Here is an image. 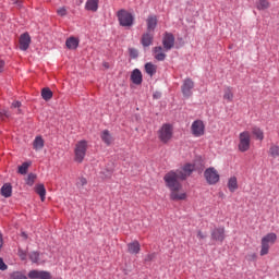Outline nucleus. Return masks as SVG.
<instances>
[{
    "label": "nucleus",
    "instance_id": "nucleus-25",
    "mask_svg": "<svg viewBox=\"0 0 279 279\" xmlns=\"http://www.w3.org/2000/svg\"><path fill=\"white\" fill-rule=\"evenodd\" d=\"M223 99L228 101V104H232L234 100V93L232 92V87L225 88Z\"/></svg>",
    "mask_w": 279,
    "mask_h": 279
},
{
    "label": "nucleus",
    "instance_id": "nucleus-48",
    "mask_svg": "<svg viewBox=\"0 0 279 279\" xmlns=\"http://www.w3.org/2000/svg\"><path fill=\"white\" fill-rule=\"evenodd\" d=\"M3 247V234L0 233V250Z\"/></svg>",
    "mask_w": 279,
    "mask_h": 279
},
{
    "label": "nucleus",
    "instance_id": "nucleus-40",
    "mask_svg": "<svg viewBox=\"0 0 279 279\" xmlns=\"http://www.w3.org/2000/svg\"><path fill=\"white\" fill-rule=\"evenodd\" d=\"M17 254L21 258V260H25L27 258V253L23 251L22 248H19Z\"/></svg>",
    "mask_w": 279,
    "mask_h": 279
},
{
    "label": "nucleus",
    "instance_id": "nucleus-5",
    "mask_svg": "<svg viewBox=\"0 0 279 279\" xmlns=\"http://www.w3.org/2000/svg\"><path fill=\"white\" fill-rule=\"evenodd\" d=\"M278 235L276 233H268L262 239L260 256H267L269 254V247L276 243Z\"/></svg>",
    "mask_w": 279,
    "mask_h": 279
},
{
    "label": "nucleus",
    "instance_id": "nucleus-49",
    "mask_svg": "<svg viewBox=\"0 0 279 279\" xmlns=\"http://www.w3.org/2000/svg\"><path fill=\"white\" fill-rule=\"evenodd\" d=\"M21 236L24 241H27V233H25L24 231L21 233Z\"/></svg>",
    "mask_w": 279,
    "mask_h": 279
},
{
    "label": "nucleus",
    "instance_id": "nucleus-28",
    "mask_svg": "<svg viewBox=\"0 0 279 279\" xmlns=\"http://www.w3.org/2000/svg\"><path fill=\"white\" fill-rule=\"evenodd\" d=\"M1 195L3 197H12V185H10L9 183H5L2 187H1Z\"/></svg>",
    "mask_w": 279,
    "mask_h": 279
},
{
    "label": "nucleus",
    "instance_id": "nucleus-32",
    "mask_svg": "<svg viewBox=\"0 0 279 279\" xmlns=\"http://www.w3.org/2000/svg\"><path fill=\"white\" fill-rule=\"evenodd\" d=\"M41 97L43 99H45V101H49V99L53 97V92H51V89L46 87L41 90Z\"/></svg>",
    "mask_w": 279,
    "mask_h": 279
},
{
    "label": "nucleus",
    "instance_id": "nucleus-15",
    "mask_svg": "<svg viewBox=\"0 0 279 279\" xmlns=\"http://www.w3.org/2000/svg\"><path fill=\"white\" fill-rule=\"evenodd\" d=\"M146 27L147 32H154L156 27H158V16L148 15V17L146 19Z\"/></svg>",
    "mask_w": 279,
    "mask_h": 279
},
{
    "label": "nucleus",
    "instance_id": "nucleus-23",
    "mask_svg": "<svg viewBox=\"0 0 279 279\" xmlns=\"http://www.w3.org/2000/svg\"><path fill=\"white\" fill-rule=\"evenodd\" d=\"M145 71L149 77H154L156 75V71H158V66L151 62L145 64Z\"/></svg>",
    "mask_w": 279,
    "mask_h": 279
},
{
    "label": "nucleus",
    "instance_id": "nucleus-17",
    "mask_svg": "<svg viewBox=\"0 0 279 279\" xmlns=\"http://www.w3.org/2000/svg\"><path fill=\"white\" fill-rule=\"evenodd\" d=\"M154 58L155 60H158V62L165 61V58H167V54L162 52V46H157L154 48Z\"/></svg>",
    "mask_w": 279,
    "mask_h": 279
},
{
    "label": "nucleus",
    "instance_id": "nucleus-42",
    "mask_svg": "<svg viewBox=\"0 0 279 279\" xmlns=\"http://www.w3.org/2000/svg\"><path fill=\"white\" fill-rule=\"evenodd\" d=\"M8 269V265H5V262H3V258L0 257V270L5 271Z\"/></svg>",
    "mask_w": 279,
    "mask_h": 279
},
{
    "label": "nucleus",
    "instance_id": "nucleus-9",
    "mask_svg": "<svg viewBox=\"0 0 279 279\" xmlns=\"http://www.w3.org/2000/svg\"><path fill=\"white\" fill-rule=\"evenodd\" d=\"M191 132L193 136H195L196 138H199V136H204L206 132V125H204V121L202 120L194 121L191 125Z\"/></svg>",
    "mask_w": 279,
    "mask_h": 279
},
{
    "label": "nucleus",
    "instance_id": "nucleus-10",
    "mask_svg": "<svg viewBox=\"0 0 279 279\" xmlns=\"http://www.w3.org/2000/svg\"><path fill=\"white\" fill-rule=\"evenodd\" d=\"M193 88H195V82L192 78H185L181 86L183 97H191L193 95Z\"/></svg>",
    "mask_w": 279,
    "mask_h": 279
},
{
    "label": "nucleus",
    "instance_id": "nucleus-8",
    "mask_svg": "<svg viewBox=\"0 0 279 279\" xmlns=\"http://www.w3.org/2000/svg\"><path fill=\"white\" fill-rule=\"evenodd\" d=\"M204 178L207 184H217L219 182V172L214 167L207 168L204 172Z\"/></svg>",
    "mask_w": 279,
    "mask_h": 279
},
{
    "label": "nucleus",
    "instance_id": "nucleus-1",
    "mask_svg": "<svg viewBox=\"0 0 279 279\" xmlns=\"http://www.w3.org/2000/svg\"><path fill=\"white\" fill-rule=\"evenodd\" d=\"M163 180H165L166 186L170 191V199H172V202H182L186 199V192L182 190V183L175 180V174L167 173L163 177Z\"/></svg>",
    "mask_w": 279,
    "mask_h": 279
},
{
    "label": "nucleus",
    "instance_id": "nucleus-20",
    "mask_svg": "<svg viewBox=\"0 0 279 279\" xmlns=\"http://www.w3.org/2000/svg\"><path fill=\"white\" fill-rule=\"evenodd\" d=\"M129 254H140L141 252V243L138 241H133L128 244Z\"/></svg>",
    "mask_w": 279,
    "mask_h": 279
},
{
    "label": "nucleus",
    "instance_id": "nucleus-51",
    "mask_svg": "<svg viewBox=\"0 0 279 279\" xmlns=\"http://www.w3.org/2000/svg\"><path fill=\"white\" fill-rule=\"evenodd\" d=\"M104 66H106V69H108V63H104Z\"/></svg>",
    "mask_w": 279,
    "mask_h": 279
},
{
    "label": "nucleus",
    "instance_id": "nucleus-12",
    "mask_svg": "<svg viewBox=\"0 0 279 279\" xmlns=\"http://www.w3.org/2000/svg\"><path fill=\"white\" fill-rule=\"evenodd\" d=\"M211 240L218 241L219 243H223L226 241V228L218 227L211 231Z\"/></svg>",
    "mask_w": 279,
    "mask_h": 279
},
{
    "label": "nucleus",
    "instance_id": "nucleus-35",
    "mask_svg": "<svg viewBox=\"0 0 279 279\" xmlns=\"http://www.w3.org/2000/svg\"><path fill=\"white\" fill-rule=\"evenodd\" d=\"M34 182H36V174L29 173L26 178V184L28 186H34Z\"/></svg>",
    "mask_w": 279,
    "mask_h": 279
},
{
    "label": "nucleus",
    "instance_id": "nucleus-30",
    "mask_svg": "<svg viewBox=\"0 0 279 279\" xmlns=\"http://www.w3.org/2000/svg\"><path fill=\"white\" fill-rule=\"evenodd\" d=\"M34 149H43L45 147V140L41 136H37L33 143Z\"/></svg>",
    "mask_w": 279,
    "mask_h": 279
},
{
    "label": "nucleus",
    "instance_id": "nucleus-3",
    "mask_svg": "<svg viewBox=\"0 0 279 279\" xmlns=\"http://www.w3.org/2000/svg\"><path fill=\"white\" fill-rule=\"evenodd\" d=\"M88 150V142L82 140L75 144L74 148V162L82 163L86 158V151Z\"/></svg>",
    "mask_w": 279,
    "mask_h": 279
},
{
    "label": "nucleus",
    "instance_id": "nucleus-2",
    "mask_svg": "<svg viewBox=\"0 0 279 279\" xmlns=\"http://www.w3.org/2000/svg\"><path fill=\"white\" fill-rule=\"evenodd\" d=\"M252 147V134L250 131H243L239 134V143H238V149L242 154H245V151H250Z\"/></svg>",
    "mask_w": 279,
    "mask_h": 279
},
{
    "label": "nucleus",
    "instance_id": "nucleus-52",
    "mask_svg": "<svg viewBox=\"0 0 279 279\" xmlns=\"http://www.w3.org/2000/svg\"><path fill=\"white\" fill-rule=\"evenodd\" d=\"M80 3H84V0H80Z\"/></svg>",
    "mask_w": 279,
    "mask_h": 279
},
{
    "label": "nucleus",
    "instance_id": "nucleus-4",
    "mask_svg": "<svg viewBox=\"0 0 279 279\" xmlns=\"http://www.w3.org/2000/svg\"><path fill=\"white\" fill-rule=\"evenodd\" d=\"M195 171V165L185 163L181 169L177 171H170L168 173H172L174 175V180L180 182V180H186Z\"/></svg>",
    "mask_w": 279,
    "mask_h": 279
},
{
    "label": "nucleus",
    "instance_id": "nucleus-46",
    "mask_svg": "<svg viewBox=\"0 0 279 279\" xmlns=\"http://www.w3.org/2000/svg\"><path fill=\"white\" fill-rule=\"evenodd\" d=\"M11 107H13V108H21V101H19V100L13 101Z\"/></svg>",
    "mask_w": 279,
    "mask_h": 279
},
{
    "label": "nucleus",
    "instance_id": "nucleus-44",
    "mask_svg": "<svg viewBox=\"0 0 279 279\" xmlns=\"http://www.w3.org/2000/svg\"><path fill=\"white\" fill-rule=\"evenodd\" d=\"M4 68H5V61L0 59V73H3Z\"/></svg>",
    "mask_w": 279,
    "mask_h": 279
},
{
    "label": "nucleus",
    "instance_id": "nucleus-34",
    "mask_svg": "<svg viewBox=\"0 0 279 279\" xmlns=\"http://www.w3.org/2000/svg\"><path fill=\"white\" fill-rule=\"evenodd\" d=\"M29 162H24L19 167V173H21V175H25V173H27V170L29 169Z\"/></svg>",
    "mask_w": 279,
    "mask_h": 279
},
{
    "label": "nucleus",
    "instance_id": "nucleus-19",
    "mask_svg": "<svg viewBox=\"0 0 279 279\" xmlns=\"http://www.w3.org/2000/svg\"><path fill=\"white\" fill-rule=\"evenodd\" d=\"M85 10L89 12H97L99 10V0H87L85 3Z\"/></svg>",
    "mask_w": 279,
    "mask_h": 279
},
{
    "label": "nucleus",
    "instance_id": "nucleus-18",
    "mask_svg": "<svg viewBox=\"0 0 279 279\" xmlns=\"http://www.w3.org/2000/svg\"><path fill=\"white\" fill-rule=\"evenodd\" d=\"M154 43V35L151 32L147 31V33H144L142 36V45L143 47H149Z\"/></svg>",
    "mask_w": 279,
    "mask_h": 279
},
{
    "label": "nucleus",
    "instance_id": "nucleus-11",
    "mask_svg": "<svg viewBox=\"0 0 279 279\" xmlns=\"http://www.w3.org/2000/svg\"><path fill=\"white\" fill-rule=\"evenodd\" d=\"M162 45L163 49L166 51H171L175 45V37L171 33H165L163 38H162Z\"/></svg>",
    "mask_w": 279,
    "mask_h": 279
},
{
    "label": "nucleus",
    "instance_id": "nucleus-24",
    "mask_svg": "<svg viewBox=\"0 0 279 279\" xmlns=\"http://www.w3.org/2000/svg\"><path fill=\"white\" fill-rule=\"evenodd\" d=\"M65 46L72 50L76 49L77 47H80V39L75 37H70L65 40Z\"/></svg>",
    "mask_w": 279,
    "mask_h": 279
},
{
    "label": "nucleus",
    "instance_id": "nucleus-45",
    "mask_svg": "<svg viewBox=\"0 0 279 279\" xmlns=\"http://www.w3.org/2000/svg\"><path fill=\"white\" fill-rule=\"evenodd\" d=\"M153 97L154 99H160V97H162V94L160 92H155Z\"/></svg>",
    "mask_w": 279,
    "mask_h": 279
},
{
    "label": "nucleus",
    "instance_id": "nucleus-39",
    "mask_svg": "<svg viewBox=\"0 0 279 279\" xmlns=\"http://www.w3.org/2000/svg\"><path fill=\"white\" fill-rule=\"evenodd\" d=\"M57 14H58V16H66V14H68L66 7H62V8L58 9Z\"/></svg>",
    "mask_w": 279,
    "mask_h": 279
},
{
    "label": "nucleus",
    "instance_id": "nucleus-36",
    "mask_svg": "<svg viewBox=\"0 0 279 279\" xmlns=\"http://www.w3.org/2000/svg\"><path fill=\"white\" fill-rule=\"evenodd\" d=\"M257 258H258V255H256V253H248L245 256V260H247L248 263H254L256 262Z\"/></svg>",
    "mask_w": 279,
    "mask_h": 279
},
{
    "label": "nucleus",
    "instance_id": "nucleus-29",
    "mask_svg": "<svg viewBox=\"0 0 279 279\" xmlns=\"http://www.w3.org/2000/svg\"><path fill=\"white\" fill-rule=\"evenodd\" d=\"M252 134L255 136V138H257V141H263L265 138V133L263 130H260V128H253Z\"/></svg>",
    "mask_w": 279,
    "mask_h": 279
},
{
    "label": "nucleus",
    "instance_id": "nucleus-26",
    "mask_svg": "<svg viewBox=\"0 0 279 279\" xmlns=\"http://www.w3.org/2000/svg\"><path fill=\"white\" fill-rule=\"evenodd\" d=\"M268 155L270 158H279V146L278 144H270V147L268 149Z\"/></svg>",
    "mask_w": 279,
    "mask_h": 279
},
{
    "label": "nucleus",
    "instance_id": "nucleus-7",
    "mask_svg": "<svg viewBox=\"0 0 279 279\" xmlns=\"http://www.w3.org/2000/svg\"><path fill=\"white\" fill-rule=\"evenodd\" d=\"M158 138L163 144L169 143L173 138V126L169 123L162 124L158 131Z\"/></svg>",
    "mask_w": 279,
    "mask_h": 279
},
{
    "label": "nucleus",
    "instance_id": "nucleus-38",
    "mask_svg": "<svg viewBox=\"0 0 279 279\" xmlns=\"http://www.w3.org/2000/svg\"><path fill=\"white\" fill-rule=\"evenodd\" d=\"M10 279H27V277H25L23 274L21 272H13L11 276H10Z\"/></svg>",
    "mask_w": 279,
    "mask_h": 279
},
{
    "label": "nucleus",
    "instance_id": "nucleus-47",
    "mask_svg": "<svg viewBox=\"0 0 279 279\" xmlns=\"http://www.w3.org/2000/svg\"><path fill=\"white\" fill-rule=\"evenodd\" d=\"M130 53L133 58H136L138 56V52L135 49H130Z\"/></svg>",
    "mask_w": 279,
    "mask_h": 279
},
{
    "label": "nucleus",
    "instance_id": "nucleus-13",
    "mask_svg": "<svg viewBox=\"0 0 279 279\" xmlns=\"http://www.w3.org/2000/svg\"><path fill=\"white\" fill-rule=\"evenodd\" d=\"M31 279H51V272L47 270H31L28 272Z\"/></svg>",
    "mask_w": 279,
    "mask_h": 279
},
{
    "label": "nucleus",
    "instance_id": "nucleus-31",
    "mask_svg": "<svg viewBox=\"0 0 279 279\" xmlns=\"http://www.w3.org/2000/svg\"><path fill=\"white\" fill-rule=\"evenodd\" d=\"M269 1L267 0H257L256 8L257 10H269Z\"/></svg>",
    "mask_w": 279,
    "mask_h": 279
},
{
    "label": "nucleus",
    "instance_id": "nucleus-21",
    "mask_svg": "<svg viewBox=\"0 0 279 279\" xmlns=\"http://www.w3.org/2000/svg\"><path fill=\"white\" fill-rule=\"evenodd\" d=\"M35 193L39 195L41 202H45L47 195V189H45V184L39 183L35 186Z\"/></svg>",
    "mask_w": 279,
    "mask_h": 279
},
{
    "label": "nucleus",
    "instance_id": "nucleus-50",
    "mask_svg": "<svg viewBox=\"0 0 279 279\" xmlns=\"http://www.w3.org/2000/svg\"><path fill=\"white\" fill-rule=\"evenodd\" d=\"M154 259V254L147 255L146 260H153Z\"/></svg>",
    "mask_w": 279,
    "mask_h": 279
},
{
    "label": "nucleus",
    "instance_id": "nucleus-27",
    "mask_svg": "<svg viewBox=\"0 0 279 279\" xmlns=\"http://www.w3.org/2000/svg\"><path fill=\"white\" fill-rule=\"evenodd\" d=\"M228 189L231 193H234V191H236V189H239V183L236 181V177H232L229 179Z\"/></svg>",
    "mask_w": 279,
    "mask_h": 279
},
{
    "label": "nucleus",
    "instance_id": "nucleus-37",
    "mask_svg": "<svg viewBox=\"0 0 279 279\" xmlns=\"http://www.w3.org/2000/svg\"><path fill=\"white\" fill-rule=\"evenodd\" d=\"M86 184H88V181L86 180V178L81 177L77 179L76 186L78 189H82V186H86Z\"/></svg>",
    "mask_w": 279,
    "mask_h": 279
},
{
    "label": "nucleus",
    "instance_id": "nucleus-14",
    "mask_svg": "<svg viewBox=\"0 0 279 279\" xmlns=\"http://www.w3.org/2000/svg\"><path fill=\"white\" fill-rule=\"evenodd\" d=\"M32 45V37L28 33H24L20 36V49L21 51H27Z\"/></svg>",
    "mask_w": 279,
    "mask_h": 279
},
{
    "label": "nucleus",
    "instance_id": "nucleus-41",
    "mask_svg": "<svg viewBox=\"0 0 279 279\" xmlns=\"http://www.w3.org/2000/svg\"><path fill=\"white\" fill-rule=\"evenodd\" d=\"M4 117L8 119L10 118V113L8 112V110L3 109L0 111V121H3Z\"/></svg>",
    "mask_w": 279,
    "mask_h": 279
},
{
    "label": "nucleus",
    "instance_id": "nucleus-43",
    "mask_svg": "<svg viewBox=\"0 0 279 279\" xmlns=\"http://www.w3.org/2000/svg\"><path fill=\"white\" fill-rule=\"evenodd\" d=\"M197 239H206V233L202 232V230L197 231Z\"/></svg>",
    "mask_w": 279,
    "mask_h": 279
},
{
    "label": "nucleus",
    "instance_id": "nucleus-16",
    "mask_svg": "<svg viewBox=\"0 0 279 279\" xmlns=\"http://www.w3.org/2000/svg\"><path fill=\"white\" fill-rule=\"evenodd\" d=\"M131 82H133L136 86H141V84H143V73L141 70L135 69L132 71Z\"/></svg>",
    "mask_w": 279,
    "mask_h": 279
},
{
    "label": "nucleus",
    "instance_id": "nucleus-6",
    "mask_svg": "<svg viewBox=\"0 0 279 279\" xmlns=\"http://www.w3.org/2000/svg\"><path fill=\"white\" fill-rule=\"evenodd\" d=\"M121 27H132L134 25V15L126 10H120L117 13Z\"/></svg>",
    "mask_w": 279,
    "mask_h": 279
},
{
    "label": "nucleus",
    "instance_id": "nucleus-22",
    "mask_svg": "<svg viewBox=\"0 0 279 279\" xmlns=\"http://www.w3.org/2000/svg\"><path fill=\"white\" fill-rule=\"evenodd\" d=\"M100 138L105 145H112V142L114 141V138H112V135L110 134V131L108 130L102 131Z\"/></svg>",
    "mask_w": 279,
    "mask_h": 279
},
{
    "label": "nucleus",
    "instance_id": "nucleus-33",
    "mask_svg": "<svg viewBox=\"0 0 279 279\" xmlns=\"http://www.w3.org/2000/svg\"><path fill=\"white\" fill-rule=\"evenodd\" d=\"M29 259L32 263L40 264V253L34 251L29 253Z\"/></svg>",
    "mask_w": 279,
    "mask_h": 279
}]
</instances>
